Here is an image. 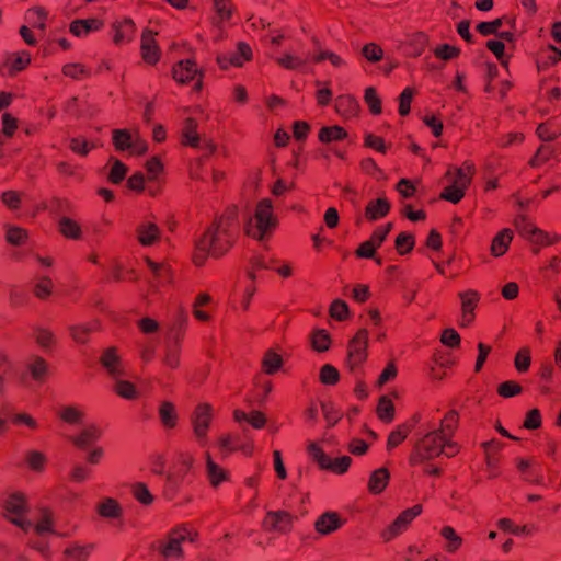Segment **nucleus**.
Returning a JSON list of instances; mask_svg holds the SVG:
<instances>
[{"instance_id":"19","label":"nucleus","mask_w":561,"mask_h":561,"mask_svg":"<svg viewBox=\"0 0 561 561\" xmlns=\"http://www.w3.org/2000/svg\"><path fill=\"white\" fill-rule=\"evenodd\" d=\"M199 73V69L191 59L179 61L172 70V75L175 81L180 83H187L196 78Z\"/></svg>"},{"instance_id":"57","label":"nucleus","mask_w":561,"mask_h":561,"mask_svg":"<svg viewBox=\"0 0 561 561\" xmlns=\"http://www.w3.org/2000/svg\"><path fill=\"white\" fill-rule=\"evenodd\" d=\"M26 461H27L28 467L32 470L42 471L44 469L46 458H45L44 454H42L37 450H32L27 454Z\"/></svg>"},{"instance_id":"4","label":"nucleus","mask_w":561,"mask_h":561,"mask_svg":"<svg viewBox=\"0 0 561 561\" xmlns=\"http://www.w3.org/2000/svg\"><path fill=\"white\" fill-rule=\"evenodd\" d=\"M244 229L247 233L255 239H263L270 233L277 224V218L273 214L271 199H262L256 205L253 216H247Z\"/></svg>"},{"instance_id":"40","label":"nucleus","mask_w":561,"mask_h":561,"mask_svg":"<svg viewBox=\"0 0 561 561\" xmlns=\"http://www.w3.org/2000/svg\"><path fill=\"white\" fill-rule=\"evenodd\" d=\"M428 43L424 33H415L409 39L410 54L414 57L420 56Z\"/></svg>"},{"instance_id":"35","label":"nucleus","mask_w":561,"mask_h":561,"mask_svg":"<svg viewBox=\"0 0 561 561\" xmlns=\"http://www.w3.org/2000/svg\"><path fill=\"white\" fill-rule=\"evenodd\" d=\"M5 240L12 245H22L27 239V231L13 225H4Z\"/></svg>"},{"instance_id":"15","label":"nucleus","mask_w":561,"mask_h":561,"mask_svg":"<svg viewBox=\"0 0 561 561\" xmlns=\"http://www.w3.org/2000/svg\"><path fill=\"white\" fill-rule=\"evenodd\" d=\"M343 520L335 512H325L320 515L316 523L314 528L320 535H330L341 528Z\"/></svg>"},{"instance_id":"37","label":"nucleus","mask_w":561,"mask_h":561,"mask_svg":"<svg viewBox=\"0 0 561 561\" xmlns=\"http://www.w3.org/2000/svg\"><path fill=\"white\" fill-rule=\"evenodd\" d=\"M115 380L114 391L122 398L127 400L136 399L138 396V391L134 383L123 380L122 377H118Z\"/></svg>"},{"instance_id":"36","label":"nucleus","mask_w":561,"mask_h":561,"mask_svg":"<svg viewBox=\"0 0 561 561\" xmlns=\"http://www.w3.org/2000/svg\"><path fill=\"white\" fill-rule=\"evenodd\" d=\"M283 365V359L279 354L274 352L273 350H268L262 359L263 370L272 375L276 373Z\"/></svg>"},{"instance_id":"33","label":"nucleus","mask_w":561,"mask_h":561,"mask_svg":"<svg viewBox=\"0 0 561 561\" xmlns=\"http://www.w3.org/2000/svg\"><path fill=\"white\" fill-rule=\"evenodd\" d=\"M99 327V322L96 320L87 323V324H78V325H71L69 328L71 337L77 343H85L88 341L89 334L96 330Z\"/></svg>"},{"instance_id":"24","label":"nucleus","mask_w":561,"mask_h":561,"mask_svg":"<svg viewBox=\"0 0 561 561\" xmlns=\"http://www.w3.org/2000/svg\"><path fill=\"white\" fill-rule=\"evenodd\" d=\"M96 511L101 517L107 519H118L122 517L123 514L122 506L116 500L112 497H105L104 500H102L98 504Z\"/></svg>"},{"instance_id":"34","label":"nucleus","mask_w":561,"mask_h":561,"mask_svg":"<svg viewBox=\"0 0 561 561\" xmlns=\"http://www.w3.org/2000/svg\"><path fill=\"white\" fill-rule=\"evenodd\" d=\"M440 535L446 540L445 549L448 552L453 553L460 548L462 543V538L455 531L453 527H443L440 530Z\"/></svg>"},{"instance_id":"55","label":"nucleus","mask_w":561,"mask_h":561,"mask_svg":"<svg viewBox=\"0 0 561 561\" xmlns=\"http://www.w3.org/2000/svg\"><path fill=\"white\" fill-rule=\"evenodd\" d=\"M312 346L318 352H324L329 348L330 339L324 330H318L313 333Z\"/></svg>"},{"instance_id":"6","label":"nucleus","mask_w":561,"mask_h":561,"mask_svg":"<svg viewBox=\"0 0 561 561\" xmlns=\"http://www.w3.org/2000/svg\"><path fill=\"white\" fill-rule=\"evenodd\" d=\"M113 144L118 151L128 150L133 156H142L148 150L147 142L140 137L138 130L114 129Z\"/></svg>"},{"instance_id":"30","label":"nucleus","mask_w":561,"mask_h":561,"mask_svg":"<svg viewBox=\"0 0 561 561\" xmlns=\"http://www.w3.org/2000/svg\"><path fill=\"white\" fill-rule=\"evenodd\" d=\"M93 550V545H71L65 550V561H85Z\"/></svg>"},{"instance_id":"56","label":"nucleus","mask_w":561,"mask_h":561,"mask_svg":"<svg viewBox=\"0 0 561 561\" xmlns=\"http://www.w3.org/2000/svg\"><path fill=\"white\" fill-rule=\"evenodd\" d=\"M503 24V19H495L494 21L490 22H481L478 24L477 30L480 34L486 36V35H496L499 32V28Z\"/></svg>"},{"instance_id":"29","label":"nucleus","mask_w":561,"mask_h":561,"mask_svg":"<svg viewBox=\"0 0 561 561\" xmlns=\"http://www.w3.org/2000/svg\"><path fill=\"white\" fill-rule=\"evenodd\" d=\"M102 23L95 19L90 20H77L70 25V32L78 37L88 35L92 31H96L101 27Z\"/></svg>"},{"instance_id":"59","label":"nucleus","mask_w":561,"mask_h":561,"mask_svg":"<svg viewBox=\"0 0 561 561\" xmlns=\"http://www.w3.org/2000/svg\"><path fill=\"white\" fill-rule=\"evenodd\" d=\"M465 196V192H462L461 187H458L457 185H448L443 191L440 197L453 203L457 204L461 201V198Z\"/></svg>"},{"instance_id":"31","label":"nucleus","mask_w":561,"mask_h":561,"mask_svg":"<svg viewBox=\"0 0 561 561\" xmlns=\"http://www.w3.org/2000/svg\"><path fill=\"white\" fill-rule=\"evenodd\" d=\"M159 417L165 428H173L178 422V414L173 403L164 401L159 407Z\"/></svg>"},{"instance_id":"16","label":"nucleus","mask_w":561,"mask_h":561,"mask_svg":"<svg viewBox=\"0 0 561 561\" xmlns=\"http://www.w3.org/2000/svg\"><path fill=\"white\" fill-rule=\"evenodd\" d=\"M113 31L114 43L116 45H121L133 41L136 33V26L131 19L125 18L121 21H116L113 24Z\"/></svg>"},{"instance_id":"14","label":"nucleus","mask_w":561,"mask_h":561,"mask_svg":"<svg viewBox=\"0 0 561 561\" xmlns=\"http://www.w3.org/2000/svg\"><path fill=\"white\" fill-rule=\"evenodd\" d=\"M101 363L113 379L125 376V370L122 367V360L115 347H108L103 352Z\"/></svg>"},{"instance_id":"45","label":"nucleus","mask_w":561,"mask_h":561,"mask_svg":"<svg viewBox=\"0 0 561 561\" xmlns=\"http://www.w3.org/2000/svg\"><path fill=\"white\" fill-rule=\"evenodd\" d=\"M346 136L345 130L340 126L323 127L319 133V139L322 142L341 140Z\"/></svg>"},{"instance_id":"43","label":"nucleus","mask_w":561,"mask_h":561,"mask_svg":"<svg viewBox=\"0 0 561 561\" xmlns=\"http://www.w3.org/2000/svg\"><path fill=\"white\" fill-rule=\"evenodd\" d=\"M134 497L144 505H149L153 502V495L148 486L142 482H137L131 486Z\"/></svg>"},{"instance_id":"48","label":"nucleus","mask_w":561,"mask_h":561,"mask_svg":"<svg viewBox=\"0 0 561 561\" xmlns=\"http://www.w3.org/2000/svg\"><path fill=\"white\" fill-rule=\"evenodd\" d=\"M362 55L370 62H378L383 57V50L376 43H368L362 48Z\"/></svg>"},{"instance_id":"22","label":"nucleus","mask_w":561,"mask_h":561,"mask_svg":"<svg viewBox=\"0 0 561 561\" xmlns=\"http://www.w3.org/2000/svg\"><path fill=\"white\" fill-rule=\"evenodd\" d=\"M197 122L194 118L187 117L182 127V142L193 148L202 146V139L196 131Z\"/></svg>"},{"instance_id":"32","label":"nucleus","mask_w":561,"mask_h":561,"mask_svg":"<svg viewBox=\"0 0 561 561\" xmlns=\"http://www.w3.org/2000/svg\"><path fill=\"white\" fill-rule=\"evenodd\" d=\"M59 231L62 236L69 239H80L81 237V228L77 221L69 217H60L58 221Z\"/></svg>"},{"instance_id":"63","label":"nucleus","mask_w":561,"mask_h":561,"mask_svg":"<svg viewBox=\"0 0 561 561\" xmlns=\"http://www.w3.org/2000/svg\"><path fill=\"white\" fill-rule=\"evenodd\" d=\"M530 354L528 348L520 350L515 357V367L518 371L523 373L529 368Z\"/></svg>"},{"instance_id":"28","label":"nucleus","mask_w":561,"mask_h":561,"mask_svg":"<svg viewBox=\"0 0 561 561\" xmlns=\"http://www.w3.org/2000/svg\"><path fill=\"white\" fill-rule=\"evenodd\" d=\"M512 239H513V231L511 229L505 228V229L501 230L493 238L492 245H491V253L494 256L503 255L507 251Z\"/></svg>"},{"instance_id":"27","label":"nucleus","mask_w":561,"mask_h":561,"mask_svg":"<svg viewBox=\"0 0 561 561\" xmlns=\"http://www.w3.org/2000/svg\"><path fill=\"white\" fill-rule=\"evenodd\" d=\"M390 473L386 468L375 470L369 478L368 489L374 494L381 493L388 485Z\"/></svg>"},{"instance_id":"11","label":"nucleus","mask_w":561,"mask_h":561,"mask_svg":"<svg viewBox=\"0 0 561 561\" xmlns=\"http://www.w3.org/2000/svg\"><path fill=\"white\" fill-rule=\"evenodd\" d=\"M251 58V47L247 43L240 42L238 43L236 50L218 55L217 64L221 69H228L230 66L242 67L243 64Z\"/></svg>"},{"instance_id":"10","label":"nucleus","mask_w":561,"mask_h":561,"mask_svg":"<svg viewBox=\"0 0 561 561\" xmlns=\"http://www.w3.org/2000/svg\"><path fill=\"white\" fill-rule=\"evenodd\" d=\"M517 231L529 242L536 245H549L559 240V236L551 237L543 230L538 229L533 224L520 217L515 220Z\"/></svg>"},{"instance_id":"49","label":"nucleus","mask_w":561,"mask_h":561,"mask_svg":"<svg viewBox=\"0 0 561 561\" xmlns=\"http://www.w3.org/2000/svg\"><path fill=\"white\" fill-rule=\"evenodd\" d=\"M461 299V309L463 312L473 313L476 305L479 300V295L474 290H468L459 294Z\"/></svg>"},{"instance_id":"47","label":"nucleus","mask_w":561,"mask_h":561,"mask_svg":"<svg viewBox=\"0 0 561 561\" xmlns=\"http://www.w3.org/2000/svg\"><path fill=\"white\" fill-rule=\"evenodd\" d=\"M31 61V57L27 53H21L18 55H12L8 59V66L10 68V72L13 75L16 71L23 70Z\"/></svg>"},{"instance_id":"46","label":"nucleus","mask_w":561,"mask_h":561,"mask_svg":"<svg viewBox=\"0 0 561 561\" xmlns=\"http://www.w3.org/2000/svg\"><path fill=\"white\" fill-rule=\"evenodd\" d=\"M378 416L383 422H391L394 416V407L391 400L387 397H382L377 408Z\"/></svg>"},{"instance_id":"26","label":"nucleus","mask_w":561,"mask_h":561,"mask_svg":"<svg viewBox=\"0 0 561 561\" xmlns=\"http://www.w3.org/2000/svg\"><path fill=\"white\" fill-rule=\"evenodd\" d=\"M390 209V204L386 198L370 201L366 207L365 216L368 220H377L385 217Z\"/></svg>"},{"instance_id":"8","label":"nucleus","mask_w":561,"mask_h":561,"mask_svg":"<svg viewBox=\"0 0 561 561\" xmlns=\"http://www.w3.org/2000/svg\"><path fill=\"white\" fill-rule=\"evenodd\" d=\"M308 453L321 469L330 470L337 474L346 472L352 462V458L348 456L335 459L330 458L316 443L309 444Z\"/></svg>"},{"instance_id":"23","label":"nucleus","mask_w":561,"mask_h":561,"mask_svg":"<svg viewBox=\"0 0 561 561\" xmlns=\"http://www.w3.org/2000/svg\"><path fill=\"white\" fill-rule=\"evenodd\" d=\"M277 64L288 70L310 71L308 59L293 53H285L282 57L277 58Z\"/></svg>"},{"instance_id":"61","label":"nucleus","mask_w":561,"mask_h":561,"mask_svg":"<svg viewBox=\"0 0 561 561\" xmlns=\"http://www.w3.org/2000/svg\"><path fill=\"white\" fill-rule=\"evenodd\" d=\"M325 59H328L334 67H341L345 64V61L339 55L329 50H321L313 56V60L316 62H320Z\"/></svg>"},{"instance_id":"7","label":"nucleus","mask_w":561,"mask_h":561,"mask_svg":"<svg viewBox=\"0 0 561 561\" xmlns=\"http://www.w3.org/2000/svg\"><path fill=\"white\" fill-rule=\"evenodd\" d=\"M213 419L211 407L207 403H201L191 415V424L194 436L201 447L208 444V430Z\"/></svg>"},{"instance_id":"3","label":"nucleus","mask_w":561,"mask_h":561,"mask_svg":"<svg viewBox=\"0 0 561 561\" xmlns=\"http://www.w3.org/2000/svg\"><path fill=\"white\" fill-rule=\"evenodd\" d=\"M420 460H430L442 454L453 457L458 453V446L436 426H426L415 445Z\"/></svg>"},{"instance_id":"60","label":"nucleus","mask_w":561,"mask_h":561,"mask_svg":"<svg viewBox=\"0 0 561 561\" xmlns=\"http://www.w3.org/2000/svg\"><path fill=\"white\" fill-rule=\"evenodd\" d=\"M414 245L413 236L407 232H402L397 237L396 247L401 254L412 250Z\"/></svg>"},{"instance_id":"25","label":"nucleus","mask_w":561,"mask_h":561,"mask_svg":"<svg viewBox=\"0 0 561 561\" xmlns=\"http://www.w3.org/2000/svg\"><path fill=\"white\" fill-rule=\"evenodd\" d=\"M58 416L67 424L83 425L84 412L77 405H64L58 410Z\"/></svg>"},{"instance_id":"20","label":"nucleus","mask_w":561,"mask_h":561,"mask_svg":"<svg viewBox=\"0 0 561 561\" xmlns=\"http://www.w3.org/2000/svg\"><path fill=\"white\" fill-rule=\"evenodd\" d=\"M141 55L146 62L156 64L159 58V49L154 41V34L150 30H146L141 36Z\"/></svg>"},{"instance_id":"52","label":"nucleus","mask_w":561,"mask_h":561,"mask_svg":"<svg viewBox=\"0 0 561 561\" xmlns=\"http://www.w3.org/2000/svg\"><path fill=\"white\" fill-rule=\"evenodd\" d=\"M364 100L373 114H379L381 112V102L375 88L369 87L365 90Z\"/></svg>"},{"instance_id":"64","label":"nucleus","mask_w":561,"mask_h":561,"mask_svg":"<svg viewBox=\"0 0 561 561\" xmlns=\"http://www.w3.org/2000/svg\"><path fill=\"white\" fill-rule=\"evenodd\" d=\"M331 316L337 320H344L348 312V307L343 300L336 299L330 308Z\"/></svg>"},{"instance_id":"44","label":"nucleus","mask_w":561,"mask_h":561,"mask_svg":"<svg viewBox=\"0 0 561 561\" xmlns=\"http://www.w3.org/2000/svg\"><path fill=\"white\" fill-rule=\"evenodd\" d=\"M10 421L18 426H26L31 430L38 427V422L30 414L25 412H12L9 414Z\"/></svg>"},{"instance_id":"21","label":"nucleus","mask_w":561,"mask_h":561,"mask_svg":"<svg viewBox=\"0 0 561 561\" xmlns=\"http://www.w3.org/2000/svg\"><path fill=\"white\" fill-rule=\"evenodd\" d=\"M206 476L213 486H218L228 479L227 471L216 463L208 451L205 453Z\"/></svg>"},{"instance_id":"5","label":"nucleus","mask_w":561,"mask_h":561,"mask_svg":"<svg viewBox=\"0 0 561 561\" xmlns=\"http://www.w3.org/2000/svg\"><path fill=\"white\" fill-rule=\"evenodd\" d=\"M196 538L194 533L187 526H180L172 529L165 540L158 543V550L163 561H180L183 558L182 543L185 541L193 542Z\"/></svg>"},{"instance_id":"50","label":"nucleus","mask_w":561,"mask_h":561,"mask_svg":"<svg viewBox=\"0 0 561 561\" xmlns=\"http://www.w3.org/2000/svg\"><path fill=\"white\" fill-rule=\"evenodd\" d=\"M433 51L437 58L445 61L454 59L458 57V55L460 54L459 48L451 46L449 44H442L435 47Z\"/></svg>"},{"instance_id":"54","label":"nucleus","mask_w":561,"mask_h":561,"mask_svg":"<svg viewBox=\"0 0 561 561\" xmlns=\"http://www.w3.org/2000/svg\"><path fill=\"white\" fill-rule=\"evenodd\" d=\"M340 374L335 367L330 364L322 366L320 370V380L324 385H334L339 381Z\"/></svg>"},{"instance_id":"13","label":"nucleus","mask_w":561,"mask_h":561,"mask_svg":"<svg viewBox=\"0 0 561 561\" xmlns=\"http://www.w3.org/2000/svg\"><path fill=\"white\" fill-rule=\"evenodd\" d=\"M368 331L360 329L348 344V360L352 367L358 366L367 358Z\"/></svg>"},{"instance_id":"58","label":"nucleus","mask_w":561,"mask_h":561,"mask_svg":"<svg viewBox=\"0 0 561 561\" xmlns=\"http://www.w3.org/2000/svg\"><path fill=\"white\" fill-rule=\"evenodd\" d=\"M499 527L507 533H511L516 536L527 535L529 530L526 526H516L513 524L511 519L502 518L497 522Z\"/></svg>"},{"instance_id":"2","label":"nucleus","mask_w":561,"mask_h":561,"mask_svg":"<svg viewBox=\"0 0 561 561\" xmlns=\"http://www.w3.org/2000/svg\"><path fill=\"white\" fill-rule=\"evenodd\" d=\"M3 510L5 517L25 533L34 530L41 537L53 533L51 516L48 512H44L41 520L36 524H33V522L27 518L26 513L28 508L26 497L22 493L16 492L10 494L4 501Z\"/></svg>"},{"instance_id":"9","label":"nucleus","mask_w":561,"mask_h":561,"mask_svg":"<svg viewBox=\"0 0 561 561\" xmlns=\"http://www.w3.org/2000/svg\"><path fill=\"white\" fill-rule=\"evenodd\" d=\"M421 513V505H414L411 508L404 510L388 527L381 531V538L385 541L392 540L402 534L409 527L411 522Z\"/></svg>"},{"instance_id":"18","label":"nucleus","mask_w":561,"mask_h":561,"mask_svg":"<svg viewBox=\"0 0 561 561\" xmlns=\"http://www.w3.org/2000/svg\"><path fill=\"white\" fill-rule=\"evenodd\" d=\"M82 428L78 435L71 436L70 440L79 448H87L94 442H96L102 431L96 424L81 425Z\"/></svg>"},{"instance_id":"53","label":"nucleus","mask_w":561,"mask_h":561,"mask_svg":"<svg viewBox=\"0 0 561 561\" xmlns=\"http://www.w3.org/2000/svg\"><path fill=\"white\" fill-rule=\"evenodd\" d=\"M272 261H267L264 256L257 255L253 257L251 262V270L248 272L249 277L254 280L256 279V271L260 270H273Z\"/></svg>"},{"instance_id":"42","label":"nucleus","mask_w":561,"mask_h":561,"mask_svg":"<svg viewBox=\"0 0 561 561\" xmlns=\"http://www.w3.org/2000/svg\"><path fill=\"white\" fill-rule=\"evenodd\" d=\"M180 363V347L179 343L174 342L169 344L165 348V354L163 357V364L165 367L170 369H174L179 366Z\"/></svg>"},{"instance_id":"12","label":"nucleus","mask_w":561,"mask_h":561,"mask_svg":"<svg viewBox=\"0 0 561 561\" xmlns=\"http://www.w3.org/2000/svg\"><path fill=\"white\" fill-rule=\"evenodd\" d=\"M294 516L287 511H268L263 520V528L267 531L286 534L290 531Z\"/></svg>"},{"instance_id":"17","label":"nucleus","mask_w":561,"mask_h":561,"mask_svg":"<svg viewBox=\"0 0 561 561\" xmlns=\"http://www.w3.org/2000/svg\"><path fill=\"white\" fill-rule=\"evenodd\" d=\"M136 233L141 245L150 247L160 239L161 230L154 222L142 221L137 226Z\"/></svg>"},{"instance_id":"62","label":"nucleus","mask_w":561,"mask_h":561,"mask_svg":"<svg viewBox=\"0 0 561 561\" xmlns=\"http://www.w3.org/2000/svg\"><path fill=\"white\" fill-rule=\"evenodd\" d=\"M413 91L411 88H405L399 96V113L405 116L410 112V104L412 101Z\"/></svg>"},{"instance_id":"51","label":"nucleus","mask_w":561,"mask_h":561,"mask_svg":"<svg viewBox=\"0 0 561 561\" xmlns=\"http://www.w3.org/2000/svg\"><path fill=\"white\" fill-rule=\"evenodd\" d=\"M34 339L43 350L47 351L53 343V333L47 329L36 327L34 329Z\"/></svg>"},{"instance_id":"41","label":"nucleus","mask_w":561,"mask_h":561,"mask_svg":"<svg viewBox=\"0 0 561 561\" xmlns=\"http://www.w3.org/2000/svg\"><path fill=\"white\" fill-rule=\"evenodd\" d=\"M409 431L410 426L407 424L397 426L388 436L387 448L392 449L400 445L407 438Z\"/></svg>"},{"instance_id":"1","label":"nucleus","mask_w":561,"mask_h":561,"mask_svg":"<svg viewBox=\"0 0 561 561\" xmlns=\"http://www.w3.org/2000/svg\"><path fill=\"white\" fill-rule=\"evenodd\" d=\"M240 221L236 208L228 209L204 233L194 241L193 261L196 265H203L208 256L219 257L233 244Z\"/></svg>"},{"instance_id":"38","label":"nucleus","mask_w":561,"mask_h":561,"mask_svg":"<svg viewBox=\"0 0 561 561\" xmlns=\"http://www.w3.org/2000/svg\"><path fill=\"white\" fill-rule=\"evenodd\" d=\"M27 367L33 379L36 381H43L48 370L46 360L39 356H33Z\"/></svg>"},{"instance_id":"39","label":"nucleus","mask_w":561,"mask_h":561,"mask_svg":"<svg viewBox=\"0 0 561 561\" xmlns=\"http://www.w3.org/2000/svg\"><path fill=\"white\" fill-rule=\"evenodd\" d=\"M458 423V414L456 411H449L442 420L439 427L440 433L451 439Z\"/></svg>"}]
</instances>
